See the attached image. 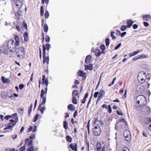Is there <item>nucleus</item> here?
<instances>
[{
	"mask_svg": "<svg viewBox=\"0 0 151 151\" xmlns=\"http://www.w3.org/2000/svg\"><path fill=\"white\" fill-rule=\"evenodd\" d=\"M146 73L143 71H141L138 73L137 75V78H146Z\"/></svg>",
	"mask_w": 151,
	"mask_h": 151,
	"instance_id": "nucleus-11",
	"label": "nucleus"
},
{
	"mask_svg": "<svg viewBox=\"0 0 151 151\" xmlns=\"http://www.w3.org/2000/svg\"><path fill=\"white\" fill-rule=\"evenodd\" d=\"M43 51V63H44L46 62L47 64L49 63V56L45 57V48L44 44H43L42 46Z\"/></svg>",
	"mask_w": 151,
	"mask_h": 151,
	"instance_id": "nucleus-5",
	"label": "nucleus"
},
{
	"mask_svg": "<svg viewBox=\"0 0 151 151\" xmlns=\"http://www.w3.org/2000/svg\"><path fill=\"white\" fill-rule=\"evenodd\" d=\"M9 129V123L8 124L7 126L4 128V130Z\"/></svg>",
	"mask_w": 151,
	"mask_h": 151,
	"instance_id": "nucleus-60",
	"label": "nucleus"
},
{
	"mask_svg": "<svg viewBox=\"0 0 151 151\" xmlns=\"http://www.w3.org/2000/svg\"><path fill=\"white\" fill-rule=\"evenodd\" d=\"M101 143L98 142L96 145V148L97 151H101Z\"/></svg>",
	"mask_w": 151,
	"mask_h": 151,
	"instance_id": "nucleus-17",
	"label": "nucleus"
},
{
	"mask_svg": "<svg viewBox=\"0 0 151 151\" xmlns=\"http://www.w3.org/2000/svg\"><path fill=\"white\" fill-rule=\"evenodd\" d=\"M44 10L43 9V6H42L41 7L40 9V15L41 16H43L44 14Z\"/></svg>",
	"mask_w": 151,
	"mask_h": 151,
	"instance_id": "nucleus-40",
	"label": "nucleus"
},
{
	"mask_svg": "<svg viewBox=\"0 0 151 151\" xmlns=\"http://www.w3.org/2000/svg\"><path fill=\"white\" fill-rule=\"evenodd\" d=\"M108 111L109 113H110L111 112V106L109 105L108 106Z\"/></svg>",
	"mask_w": 151,
	"mask_h": 151,
	"instance_id": "nucleus-57",
	"label": "nucleus"
},
{
	"mask_svg": "<svg viewBox=\"0 0 151 151\" xmlns=\"http://www.w3.org/2000/svg\"><path fill=\"white\" fill-rule=\"evenodd\" d=\"M70 147L71 148L72 150L77 151V145L76 143H75V144L71 143L70 145Z\"/></svg>",
	"mask_w": 151,
	"mask_h": 151,
	"instance_id": "nucleus-14",
	"label": "nucleus"
},
{
	"mask_svg": "<svg viewBox=\"0 0 151 151\" xmlns=\"http://www.w3.org/2000/svg\"><path fill=\"white\" fill-rule=\"evenodd\" d=\"M117 113L119 115H123V114L121 111H119L118 110L117 111Z\"/></svg>",
	"mask_w": 151,
	"mask_h": 151,
	"instance_id": "nucleus-61",
	"label": "nucleus"
},
{
	"mask_svg": "<svg viewBox=\"0 0 151 151\" xmlns=\"http://www.w3.org/2000/svg\"><path fill=\"white\" fill-rule=\"evenodd\" d=\"M138 27V25L136 24H134L133 26V28L134 29H137Z\"/></svg>",
	"mask_w": 151,
	"mask_h": 151,
	"instance_id": "nucleus-64",
	"label": "nucleus"
},
{
	"mask_svg": "<svg viewBox=\"0 0 151 151\" xmlns=\"http://www.w3.org/2000/svg\"><path fill=\"white\" fill-rule=\"evenodd\" d=\"M44 83H45V85L46 86V87L45 89V93H47V86L48 84V80L47 78H46L44 81Z\"/></svg>",
	"mask_w": 151,
	"mask_h": 151,
	"instance_id": "nucleus-20",
	"label": "nucleus"
},
{
	"mask_svg": "<svg viewBox=\"0 0 151 151\" xmlns=\"http://www.w3.org/2000/svg\"><path fill=\"white\" fill-rule=\"evenodd\" d=\"M95 55L96 56H99L102 53L101 52L99 49H96L95 50Z\"/></svg>",
	"mask_w": 151,
	"mask_h": 151,
	"instance_id": "nucleus-21",
	"label": "nucleus"
},
{
	"mask_svg": "<svg viewBox=\"0 0 151 151\" xmlns=\"http://www.w3.org/2000/svg\"><path fill=\"white\" fill-rule=\"evenodd\" d=\"M45 75H43L42 76V80H43V81L42 82V85H43L44 83V81L45 80Z\"/></svg>",
	"mask_w": 151,
	"mask_h": 151,
	"instance_id": "nucleus-56",
	"label": "nucleus"
},
{
	"mask_svg": "<svg viewBox=\"0 0 151 151\" xmlns=\"http://www.w3.org/2000/svg\"><path fill=\"white\" fill-rule=\"evenodd\" d=\"M14 39L16 41L15 44H14V47L13 49H10V52H14L15 50L16 46V45L18 46L19 45V37L18 35H15L14 36Z\"/></svg>",
	"mask_w": 151,
	"mask_h": 151,
	"instance_id": "nucleus-6",
	"label": "nucleus"
},
{
	"mask_svg": "<svg viewBox=\"0 0 151 151\" xmlns=\"http://www.w3.org/2000/svg\"><path fill=\"white\" fill-rule=\"evenodd\" d=\"M143 24L144 26L146 27H147L149 25V23L146 22H143Z\"/></svg>",
	"mask_w": 151,
	"mask_h": 151,
	"instance_id": "nucleus-62",
	"label": "nucleus"
},
{
	"mask_svg": "<svg viewBox=\"0 0 151 151\" xmlns=\"http://www.w3.org/2000/svg\"><path fill=\"white\" fill-rule=\"evenodd\" d=\"M110 43V41H109V38H107L106 39V46H108L109 44Z\"/></svg>",
	"mask_w": 151,
	"mask_h": 151,
	"instance_id": "nucleus-44",
	"label": "nucleus"
},
{
	"mask_svg": "<svg viewBox=\"0 0 151 151\" xmlns=\"http://www.w3.org/2000/svg\"><path fill=\"white\" fill-rule=\"evenodd\" d=\"M98 94H99V92H95L94 95V97L95 98H97L98 96Z\"/></svg>",
	"mask_w": 151,
	"mask_h": 151,
	"instance_id": "nucleus-59",
	"label": "nucleus"
},
{
	"mask_svg": "<svg viewBox=\"0 0 151 151\" xmlns=\"http://www.w3.org/2000/svg\"><path fill=\"white\" fill-rule=\"evenodd\" d=\"M143 20L148 21L151 19V17L150 15L147 14L144 15L142 17Z\"/></svg>",
	"mask_w": 151,
	"mask_h": 151,
	"instance_id": "nucleus-15",
	"label": "nucleus"
},
{
	"mask_svg": "<svg viewBox=\"0 0 151 151\" xmlns=\"http://www.w3.org/2000/svg\"><path fill=\"white\" fill-rule=\"evenodd\" d=\"M115 32L114 31L112 32L111 33V36L113 39H115L116 38V37L114 35Z\"/></svg>",
	"mask_w": 151,
	"mask_h": 151,
	"instance_id": "nucleus-47",
	"label": "nucleus"
},
{
	"mask_svg": "<svg viewBox=\"0 0 151 151\" xmlns=\"http://www.w3.org/2000/svg\"><path fill=\"white\" fill-rule=\"evenodd\" d=\"M137 101L138 104L141 106H143L146 104L147 101L145 97L143 95H140L137 98Z\"/></svg>",
	"mask_w": 151,
	"mask_h": 151,
	"instance_id": "nucleus-1",
	"label": "nucleus"
},
{
	"mask_svg": "<svg viewBox=\"0 0 151 151\" xmlns=\"http://www.w3.org/2000/svg\"><path fill=\"white\" fill-rule=\"evenodd\" d=\"M122 151H129V150L127 147H124L122 148Z\"/></svg>",
	"mask_w": 151,
	"mask_h": 151,
	"instance_id": "nucleus-48",
	"label": "nucleus"
},
{
	"mask_svg": "<svg viewBox=\"0 0 151 151\" xmlns=\"http://www.w3.org/2000/svg\"><path fill=\"white\" fill-rule=\"evenodd\" d=\"M46 108L45 107H43L40 108V111L41 113L43 114L44 113V111L45 109Z\"/></svg>",
	"mask_w": 151,
	"mask_h": 151,
	"instance_id": "nucleus-49",
	"label": "nucleus"
},
{
	"mask_svg": "<svg viewBox=\"0 0 151 151\" xmlns=\"http://www.w3.org/2000/svg\"><path fill=\"white\" fill-rule=\"evenodd\" d=\"M39 115L38 114H37L36 115L34 116V119L33 120V122H36L38 119V117L39 116Z\"/></svg>",
	"mask_w": 151,
	"mask_h": 151,
	"instance_id": "nucleus-41",
	"label": "nucleus"
},
{
	"mask_svg": "<svg viewBox=\"0 0 151 151\" xmlns=\"http://www.w3.org/2000/svg\"><path fill=\"white\" fill-rule=\"evenodd\" d=\"M50 37L48 35H46L45 37V40L47 42H49L50 41Z\"/></svg>",
	"mask_w": 151,
	"mask_h": 151,
	"instance_id": "nucleus-45",
	"label": "nucleus"
},
{
	"mask_svg": "<svg viewBox=\"0 0 151 151\" xmlns=\"http://www.w3.org/2000/svg\"><path fill=\"white\" fill-rule=\"evenodd\" d=\"M32 104H31L30 105V107L28 108V115L29 116L31 113L32 111Z\"/></svg>",
	"mask_w": 151,
	"mask_h": 151,
	"instance_id": "nucleus-34",
	"label": "nucleus"
},
{
	"mask_svg": "<svg viewBox=\"0 0 151 151\" xmlns=\"http://www.w3.org/2000/svg\"><path fill=\"white\" fill-rule=\"evenodd\" d=\"M50 47V44H47L46 45V47H45V50H46L49 51Z\"/></svg>",
	"mask_w": 151,
	"mask_h": 151,
	"instance_id": "nucleus-39",
	"label": "nucleus"
},
{
	"mask_svg": "<svg viewBox=\"0 0 151 151\" xmlns=\"http://www.w3.org/2000/svg\"><path fill=\"white\" fill-rule=\"evenodd\" d=\"M18 111L19 113L22 114L24 112V109L23 108H19L18 109Z\"/></svg>",
	"mask_w": 151,
	"mask_h": 151,
	"instance_id": "nucleus-50",
	"label": "nucleus"
},
{
	"mask_svg": "<svg viewBox=\"0 0 151 151\" xmlns=\"http://www.w3.org/2000/svg\"><path fill=\"white\" fill-rule=\"evenodd\" d=\"M100 49L102 50V53H104V50L105 49V47L104 45H101L100 47Z\"/></svg>",
	"mask_w": 151,
	"mask_h": 151,
	"instance_id": "nucleus-38",
	"label": "nucleus"
},
{
	"mask_svg": "<svg viewBox=\"0 0 151 151\" xmlns=\"http://www.w3.org/2000/svg\"><path fill=\"white\" fill-rule=\"evenodd\" d=\"M78 94V91L77 90H74L72 93L73 97H76Z\"/></svg>",
	"mask_w": 151,
	"mask_h": 151,
	"instance_id": "nucleus-30",
	"label": "nucleus"
},
{
	"mask_svg": "<svg viewBox=\"0 0 151 151\" xmlns=\"http://www.w3.org/2000/svg\"><path fill=\"white\" fill-rule=\"evenodd\" d=\"M139 52V50H138L137 51H134L133 52H132L129 54V55L130 57H131L132 56L136 55Z\"/></svg>",
	"mask_w": 151,
	"mask_h": 151,
	"instance_id": "nucleus-26",
	"label": "nucleus"
},
{
	"mask_svg": "<svg viewBox=\"0 0 151 151\" xmlns=\"http://www.w3.org/2000/svg\"><path fill=\"white\" fill-rule=\"evenodd\" d=\"M23 25L24 27L27 29V24L24 21L23 23Z\"/></svg>",
	"mask_w": 151,
	"mask_h": 151,
	"instance_id": "nucleus-51",
	"label": "nucleus"
},
{
	"mask_svg": "<svg viewBox=\"0 0 151 151\" xmlns=\"http://www.w3.org/2000/svg\"><path fill=\"white\" fill-rule=\"evenodd\" d=\"M63 127L66 129H68V124L66 121L63 122Z\"/></svg>",
	"mask_w": 151,
	"mask_h": 151,
	"instance_id": "nucleus-36",
	"label": "nucleus"
},
{
	"mask_svg": "<svg viewBox=\"0 0 151 151\" xmlns=\"http://www.w3.org/2000/svg\"><path fill=\"white\" fill-rule=\"evenodd\" d=\"M101 132V131L99 126V128L97 126L95 127L94 131V135L96 136H99Z\"/></svg>",
	"mask_w": 151,
	"mask_h": 151,
	"instance_id": "nucleus-10",
	"label": "nucleus"
},
{
	"mask_svg": "<svg viewBox=\"0 0 151 151\" xmlns=\"http://www.w3.org/2000/svg\"><path fill=\"white\" fill-rule=\"evenodd\" d=\"M91 58V57L90 55H87L86 58L85 62L87 63H89L90 61Z\"/></svg>",
	"mask_w": 151,
	"mask_h": 151,
	"instance_id": "nucleus-23",
	"label": "nucleus"
},
{
	"mask_svg": "<svg viewBox=\"0 0 151 151\" xmlns=\"http://www.w3.org/2000/svg\"><path fill=\"white\" fill-rule=\"evenodd\" d=\"M68 109L71 111H73L75 109L74 106L72 104H69L68 106Z\"/></svg>",
	"mask_w": 151,
	"mask_h": 151,
	"instance_id": "nucleus-19",
	"label": "nucleus"
},
{
	"mask_svg": "<svg viewBox=\"0 0 151 151\" xmlns=\"http://www.w3.org/2000/svg\"><path fill=\"white\" fill-rule=\"evenodd\" d=\"M49 12L47 11H46L45 14V17L46 19L48 18L49 17Z\"/></svg>",
	"mask_w": 151,
	"mask_h": 151,
	"instance_id": "nucleus-43",
	"label": "nucleus"
},
{
	"mask_svg": "<svg viewBox=\"0 0 151 151\" xmlns=\"http://www.w3.org/2000/svg\"><path fill=\"white\" fill-rule=\"evenodd\" d=\"M16 1L15 2V5L18 7V8L19 9L21 8L22 6L23 2L22 1Z\"/></svg>",
	"mask_w": 151,
	"mask_h": 151,
	"instance_id": "nucleus-13",
	"label": "nucleus"
},
{
	"mask_svg": "<svg viewBox=\"0 0 151 151\" xmlns=\"http://www.w3.org/2000/svg\"><path fill=\"white\" fill-rule=\"evenodd\" d=\"M147 129H145L143 131L142 135L145 137H147Z\"/></svg>",
	"mask_w": 151,
	"mask_h": 151,
	"instance_id": "nucleus-37",
	"label": "nucleus"
},
{
	"mask_svg": "<svg viewBox=\"0 0 151 151\" xmlns=\"http://www.w3.org/2000/svg\"><path fill=\"white\" fill-rule=\"evenodd\" d=\"M11 137L13 139H16L17 137V134H15L14 135H11Z\"/></svg>",
	"mask_w": 151,
	"mask_h": 151,
	"instance_id": "nucleus-54",
	"label": "nucleus"
},
{
	"mask_svg": "<svg viewBox=\"0 0 151 151\" xmlns=\"http://www.w3.org/2000/svg\"><path fill=\"white\" fill-rule=\"evenodd\" d=\"M127 27L130 28L132 26L133 24V22L131 20H129L127 21Z\"/></svg>",
	"mask_w": 151,
	"mask_h": 151,
	"instance_id": "nucleus-29",
	"label": "nucleus"
},
{
	"mask_svg": "<svg viewBox=\"0 0 151 151\" xmlns=\"http://www.w3.org/2000/svg\"><path fill=\"white\" fill-rule=\"evenodd\" d=\"M85 70L86 69H87L88 70H92L93 69V67L92 65L91 64H90L88 65H85Z\"/></svg>",
	"mask_w": 151,
	"mask_h": 151,
	"instance_id": "nucleus-25",
	"label": "nucleus"
},
{
	"mask_svg": "<svg viewBox=\"0 0 151 151\" xmlns=\"http://www.w3.org/2000/svg\"><path fill=\"white\" fill-rule=\"evenodd\" d=\"M23 36L24 38V40L26 42L28 41V35L27 32H25Z\"/></svg>",
	"mask_w": 151,
	"mask_h": 151,
	"instance_id": "nucleus-18",
	"label": "nucleus"
},
{
	"mask_svg": "<svg viewBox=\"0 0 151 151\" xmlns=\"http://www.w3.org/2000/svg\"><path fill=\"white\" fill-rule=\"evenodd\" d=\"M72 102L74 104H76L77 103V99L76 97H73L72 98Z\"/></svg>",
	"mask_w": 151,
	"mask_h": 151,
	"instance_id": "nucleus-42",
	"label": "nucleus"
},
{
	"mask_svg": "<svg viewBox=\"0 0 151 151\" xmlns=\"http://www.w3.org/2000/svg\"><path fill=\"white\" fill-rule=\"evenodd\" d=\"M1 79L2 82L4 83H6L9 82L8 79L5 78L3 76H1Z\"/></svg>",
	"mask_w": 151,
	"mask_h": 151,
	"instance_id": "nucleus-33",
	"label": "nucleus"
},
{
	"mask_svg": "<svg viewBox=\"0 0 151 151\" xmlns=\"http://www.w3.org/2000/svg\"><path fill=\"white\" fill-rule=\"evenodd\" d=\"M29 148L27 150V151H33L34 147L32 146V141H30L28 145Z\"/></svg>",
	"mask_w": 151,
	"mask_h": 151,
	"instance_id": "nucleus-12",
	"label": "nucleus"
},
{
	"mask_svg": "<svg viewBox=\"0 0 151 151\" xmlns=\"http://www.w3.org/2000/svg\"><path fill=\"white\" fill-rule=\"evenodd\" d=\"M21 14V12L19 10L15 13V16L17 18H19V17Z\"/></svg>",
	"mask_w": 151,
	"mask_h": 151,
	"instance_id": "nucleus-28",
	"label": "nucleus"
},
{
	"mask_svg": "<svg viewBox=\"0 0 151 151\" xmlns=\"http://www.w3.org/2000/svg\"><path fill=\"white\" fill-rule=\"evenodd\" d=\"M127 27L125 25H123L121 27V29L122 31H124L125 30Z\"/></svg>",
	"mask_w": 151,
	"mask_h": 151,
	"instance_id": "nucleus-46",
	"label": "nucleus"
},
{
	"mask_svg": "<svg viewBox=\"0 0 151 151\" xmlns=\"http://www.w3.org/2000/svg\"><path fill=\"white\" fill-rule=\"evenodd\" d=\"M48 27L46 24H44V30L45 32H47L48 31Z\"/></svg>",
	"mask_w": 151,
	"mask_h": 151,
	"instance_id": "nucleus-35",
	"label": "nucleus"
},
{
	"mask_svg": "<svg viewBox=\"0 0 151 151\" xmlns=\"http://www.w3.org/2000/svg\"><path fill=\"white\" fill-rule=\"evenodd\" d=\"M16 51L18 57L20 59H23L25 57L24 48L23 47L17 49Z\"/></svg>",
	"mask_w": 151,
	"mask_h": 151,
	"instance_id": "nucleus-3",
	"label": "nucleus"
},
{
	"mask_svg": "<svg viewBox=\"0 0 151 151\" xmlns=\"http://www.w3.org/2000/svg\"><path fill=\"white\" fill-rule=\"evenodd\" d=\"M66 139L68 142H72V138L69 136H67L66 137Z\"/></svg>",
	"mask_w": 151,
	"mask_h": 151,
	"instance_id": "nucleus-32",
	"label": "nucleus"
},
{
	"mask_svg": "<svg viewBox=\"0 0 151 151\" xmlns=\"http://www.w3.org/2000/svg\"><path fill=\"white\" fill-rule=\"evenodd\" d=\"M122 44L120 43L119 44L116 46L114 48L115 50H117L121 45Z\"/></svg>",
	"mask_w": 151,
	"mask_h": 151,
	"instance_id": "nucleus-52",
	"label": "nucleus"
},
{
	"mask_svg": "<svg viewBox=\"0 0 151 151\" xmlns=\"http://www.w3.org/2000/svg\"><path fill=\"white\" fill-rule=\"evenodd\" d=\"M10 129L14 127L18 121V118L16 114H14L12 116L10 115Z\"/></svg>",
	"mask_w": 151,
	"mask_h": 151,
	"instance_id": "nucleus-2",
	"label": "nucleus"
},
{
	"mask_svg": "<svg viewBox=\"0 0 151 151\" xmlns=\"http://www.w3.org/2000/svg\"><path fill=\"white\" fill-rule=\"evenodd\" d=\"M142 111L143 114L145 115H148L150 111V108L147 106H144L142 109Z\"/></svg>",
	"mask_w": 151,
	"mask_h": 151,
	"instance_id": "nucleus-7",
	"label": "nucleus"
},
{
	"mask_svg": "<svg viewBox=\"0 0 151 151\" xmlns=\"http://www.w3.org/2000/svg\"><path fill=\"white\" fill-rule=\"evenodd\" d=\"M78 76L81 77H84L85 74L81 70H79L78 72Z\"/></svg>",
	"mask_w": 151,
	"mask_h": 151,
	"instance_id": "nucleus-22",
	"label": "nucleus"
},
{
	"mask_svg": "<svg viewBox=\"0 0 151 151\" xmlns=\"http://www.w3.org/2000/svg\"><path fill=\"white\" fill-rule=\"evenodd\" d=\"M45 91L43 89H42L41 91L40 97L42 99V101L41 103V104H44L46 102V98L44 96L45 94H46Z\"/></svg>",
	"mask_w": 151,
	"mask_h": 151,
	"instance_id": "nucleus-9",
	"label": "nucleus"
},
{
	"mask_svg": "<svg viewBox=\"0 0 151 151\" xmlns=\"http://www.w3.org/2000/svg\"><path fill=\"white\" fill-rule=\"evenodd\" d=\"M25 146H24L22 147H21L19 149L20 151H24L25 150Z\"/></svg>",
	"mask_w": 151,
	"mask_h": 151,
	"instance_id": "nucleus-53",
	"label": "nucleus"
},
{
	"mask_svg": "<svg viewBox=\"0 0 151 151\" xmlns=\"http://www.w3.org/2000/svg\"><path fill=\"white\" fill-rule=\"evenodd\" d=\"M99 96L96 100L97 102H99L105 94V92L103 90H101L99 92Z\"/></svg>",
	"mask_w": 151,
	"mask_h": 151,
	"instance_id": "nucleus-8",
	"label": "nucleus"
},
{
	"mask_svg": "<svg viewBox=\"0 0 151 151\" xmlns=\"http://www.w3.org/2000/svg\"><path fill=\"white\" fill-rule=\"evenodd\" d=\"M24 87V85L23 84H20L19 86V87L20 89H22Z\"/></svg>",
	"mask_w": 151,
	"mask_h": 151,
	"instance_id": "nucleus-58",
	"label": "nucleus"
},
{
	"mask_svg": "<svg viewBox=\"0 0 151 151\" xmlns=\"http://www.w3.org/2000/svg\"><path fill=\"white\" fill-rule=\"evenodd\" d=\"M146 78H139L137 79L139 82L141 83H143L145 82V80Z\"/></svg>",
	"mask_w": 151,
	"mask_h": 151,
	"instance_id": "nucleus-27",
	"label": "nucleus"
},
{
	"mask_svg": "<svg viewBox=\"0 0 151 151\" xmlns=\"http://www.w3.org/2000/svg\"><path fill=\"white\" fill-rule=\"evenodd\" d=\"M124 136L126 140L129 141L131 139V135L130 132L128 130H125L123 132Z\"/></svg>",
	"mask_w": 151,
	"mask_h": 151,
	"instance_id": "nucleus-4",
	"label": "nucleus"
},
{
	"mask_svg": "<svg viewBox=\"0 0 151 151\" xmlns=\"http://www.w3.org/2000/svg\"><path fill=\"white\" fill-rule=\"evenodd\" d=\"M145 121L147 124H148L151 123V119L150 118H146L145 119Z\"/></svg>",
	"mask_w": 151,
	"mask_h": 151,
	"instance_id": "nucleus-31",
	"label": "nucleus"
},
{
	"mask_svg": "<svg viewBox=\"0 0 151 151\" xmlns=\"http://www.w3.org/2000/svg\"><path fill=\"white\" fill-rule=\"evenodd\" d=\"M139 59L147 58H149V56L147 54H142L141 55H138Z\"/></svg>",
	"mask_w": 151,
	"mask_h": 151,
	"instance_id": "nucleus-16",
	"label": "nucleus"
},
{
	"mask_svg": "<svg viewBox=\"0 0 151 151\" xmlns=\"http://www.w3.org/2000/svg\"><path fill=\"white\" fill-rule=\"evenodd\" d=\"M32 131V126H29V128L28 129V131L29 132L31 131Z\"/></svg>",
	"mask_w": 151,
	"mask_h": 151,
	"instance_id": "nucleus-63",
	"label": "nucleus"
},
{
	"mask_svg": "<svg viewBox=\"0 0 151 151\" xmlns=\"http://www.w3.org/2000/svg\"><path fill=\"white\" fill-rule=\"evenodd\" d=\"M3 49H2L1 51L2 52L5 53V54H7L8 52V47L6 46H4L3 47Z\"/></svg>",
	"mask_w": 151,
	"mask_h": 151,
	"instance_id": "nucleus-24",
	"label": "nucleus"
},
{
	"mask_svg": "<svg viewBox=\"0 0 151 151\" xmlns=\"http://www.w3.org/2000/svg\"><path fill=\"white\" fill-rule=\"evenodd\" d=\"M139 58L138 55L133 58V60L134 61H135L138 59H139Z\"/></svg>",
	"mask_w": 151,
	"mask_h": 151,
	"instance_id": "nucleus-55",
	"label": "nucleus"
}]
</instances>
